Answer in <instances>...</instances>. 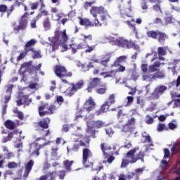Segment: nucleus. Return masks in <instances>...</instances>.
Masks as SVG:
<instances>
[{"instance_id": "nucleus-1", "label": "nucleus", "mask_w": 180, "mask_h": 180, "mask_svg": "<svg viewBox=\"0 0 180 180\" xmlns=\"http://www.w3.org/2000/svg\"><path fill=\"white\" fill-rule=\"evenodd\" d=\"M49 41L52 43V50H56L57 46L62 47L63 50L62 51H67L68 50V46L72 49L73 54L77 53V50H82V49H87L85 50V53H92L95 50V46H88L86 43H80L77 45L74 44H70V40L68 39V36L65 32V30L63 31H56L55 32V37L49 38Z\"/></svg>"}, {"instance_id": "nucleus-2", "label": "nucleus", "mask_w": 180, "mask_h": 180, "mask_svg": "<svg viewBox=\"0 0 180 180\" xmlns=\"http://www.w3.org/2000/svg\"><path fill=\"white\" fill-rule=\"evenodd\" d=\"M119 9V15L122 22L124 23H127L129 27L133 30L134 32L137 34V30H136V25L131 23V22H134V19L130 20V18L131 15H130V12H131V1L129 0L128 1V8H126L124 6H120L118 7Z\"/></svg>"}, {"instance_id": "nucleus-3", "label": "nucleus", "mask_w": 180, "mask_h": 180, "mask_svg": "<svg viewBox=\"0 0 180 180\" xmlns=\"http://www.w3.org/2000/svg\"><path fill=\"white\" fill-rule=\"evenodd\" d=\"M112 43L114 46H118V47H125L127 49H134V50H139L138 45L134 44L131 41H129L123 38H119L115 39L112 37H104L103 38V43Z\"/></svg>"}, {"instance_id": "nucleus-4", "label": "nucleus", "mask_w": 180, "mask_h": 180, "mask_svg": "<svg viewBox=\"0 0 180 180\" xmlns=\"http://www.w3.org/2000/svg\"><path fill=\"white\" fill-rule=\"evenodd\" d=\"M90 14L94 18L95 20L98 19L99 22H101V26L109 18L108 11L103 6H92L90 9Z\"/></svg>"}, {"instance_id": "nucleus-5", "label": "nucleus", "mask_w": 180, "mask_h": 180, "mask_svg": "<svg viewBox=\"0 0 180 180\" xmlns=\"http://www.w3.org/2000/svg\"><path fill=\"white\" fill-rule=\"evenodd\" d=\"M137 150L139 149L136 148L135 149L127 153V159L122 160L121 168H126L129 164H134V162H137V160H141L142 161H144V160H143V157H144V153L143 152H140L139 155L135 158L134 154Z\"/></svg>"}, {"instance_id": "nucleus-6", "label": "nucleus", "mask_w": 180, "mask_h": 180, "mask_svg": "<svg viewBox=\"0 0 180 180\" xmlns=\"http://www.w3.org/2000/svg\"><path fill=\"white\" fill-rule=\"evenodd\" d=\"M115 103V94H111L107 101L101 106V109L96 112L98 115H101V113H105L109 110V108L112 106Z\"/></svg>"}, {"instance_id": "nucleus-7", "label": "nucleus", "mask_w": 180, "mask_h": 180, "mask_svg": "<svg viewBox=\"0 0 180 180\" xmlns=\"http://www.w3.org/2000/svg\"><path fill=\"white\" fill-rule=\"evenodd\" d=\"M86 123H87V131L91 133V129H101V127H103L105 126V122L102 121H94L91 117L86 118Z\"/></svg>"}, {"instance_id": "nucleus-8", "label": "nucleus", "mask_w": 180, "mask_h": 180, "mask_svg": "<svg viewBox=\"0 0 180 180\" xmlns=\"http://www.w3.org/2000/svg\"><path fill=\"white\" fill-rule=\"evenodd\" d=\"M143 168L136 169L135 173H130L127 177L124 175H120L118 180H139V175L143 174Z\"/></svg>"}, {"instance_id": "nucleus-9", "label": "nucleus", "mask_w": 180, "mask_h": 180, "mask_svg": "<svg viewBox=\"0 0 180 180\" xmlns=\"http://www.w3.org/2000/svg\"><path fill=\"white\" fill-rule=\"evenodd\" d=\"M143 81L151 82L154 79H164L165 78V73L164 72H158L153 75H146L143 76Z\"/></svg>"}, {"instance_id": "nucleus-10", "label": "nucleus", "mask_w": 180, "mask_h": 180, "mask_svg": "<svg viewBox=\"0 0 180 180\" xmlns=\"http://www.w3.org/2000/svg\"><path fill=\"white\" fill-rule=\"evenodd\" d=\"M92 157V152L89 148L83 149V156H82V164L85 168H88L91 165L89 162V158Z\"/></svg>"}, {"instance_id": "nucleus-11", "label": "nucleus", "mask_w": 180, "mask_h": 180, "mask_svg": "<svg viewBox=\"0 0 180 180\" xmlns=\"http://www.w3.org/2000/svg\"><path fill=\"white\" fill-rule=\"evenodd\" d=\"M94 109H95V101L90 97L86 101L83 109H81L79 112L80 113H83L84 112H91V110H94Z\"/></svg>"}, {"instance_id": "nucleus-12", "label": "nucleus", "mask_w": 180, "mask_h": 180, "mask_svg": "<svg viewBox=\"0 0 180 180\" xmlns=\"http://www.w3.org/2000/svg\"><path fill=\"white\" fill-rule=\"evenodd\" d=\"M44 146H47V143H44L43 145H41L37 142H34L30 145V153H32L34 157H39V150H40V148H41V147Z\"/></svg>"}, {"instance_id": "nucleus-13", "label": "nucleus", "mask_w": 180, "mask_h": 180, "mask_svg": "<svg viewBox=\"0 0 180 180\" xmlns=\"http://www.w3.org/2000/svg\"><path fill=\"white\" fill-rule=\"evenodd\" d=\"M55 74L59 78H64V77H72V73H67V69L63 66L58 65L55 68Z\"/></svg>"}, {"instance_id": "nucleus-14", "label": "nucleus", "mask_w": 180, "mask_h": 180, "mask_svg": "<svg viewBox=\"0 0 180 180\" xmlns=\"http://www.w3.org/2000/svg\"><path fill=\"white\" fill-rule=\"evenodd\" d=\"M79 24L82 26H102V22L99 21V19L94 20L93 22L89 21V20L84 18H79Z\"/></svg>"}, {"instance_id": "nucleus-15", "label": "nucleus", "mask_w": 180, "mask_h": 180, "mask_svg": "<svg viewBox=\"0 0 180 180\" xmlns=\"http://www.w3.org/2000/svg\"><path fill=\"white\" fill-rule=\"evenodd\" d=\"M101 150L104 154L105 160L103 161L104 164L108 162V164H112L115 161V157L108 155V150H112L111 147H106L105 144H101Z\"/></svg>"}, {"instance_id": "nucleus-16", "label": "nucleus", "mask_w": 180, "mask_h": 180, "mask_svg": "<svg viewBox=\"0 0 180 180\" xmlns=\"http://www.w3.org/2000/svg\"><path fill=\"white\" fill-rule=\"evenodd\" d=\"M27 16H29V13H25V14L21 16L19 26L15 27V30L19 31L26 29V26L27 25Z\"/></svg>"}, {"instance_id": "nucleus-17", "label": "nucleus", "mask_w": 180, "mask_h": 180, "mask_svg": "<svg viewBox=\"0 0 180 180\" xmlns=\"http://www.w3.org/2000/svg\"><path fill=\"white\" fill-rule=\"evenodd\" d=\"M82 86H84V80H79L76 84H72V88L70 89V92L69 93V96H72V95H74L77 91L81 89Z\"/></svg>"}, {"instance_id": "nucleus-18", "label": "nucleus", "mask_w": 180, "mask_h": 180, "mask_svg": "<svg viewBox=\"0 0 180 180\" xmlns=\"http://www.w3.org/2000/svg\"><path fill=\"white\" fill-rule=\"evenodd\" d=\"M164 153H165L164 159L161 162L160 167L163 169H167V168H168V160H167V158H169V155H170L169 150H168L167 148H165L164 149Z\"/></svg>"}, {"instance_id": "nucleus-19", "label": "nucleus", "mask_w": 180, "mask_h": 180, "mask_svg": "<svg viewBox=\"0 0 180 180\" xmlns=\"http://www.w3.org/2000/svg\"><path fill=\"white\" fill-rule=\"evenodd\" d=\"M47 108V105H42V106H40L39 108V115L40 116H45L46 115H47V113H53V110H54V109H56V108L54 106H51L49 108V111H46V109Z\"/></svg>"}, {"instance_id": "nucleus-20", "label": "nucleus", "mask_w": 180, "mask_h": 180, "mask_svg": "<svg viewBox=\"0 0 180 180\" xmlns=\"http://www.w3.org/2000/svg\"><path fill=\"white\" fill-rule=\"evenodd\" d=\"M99 84H101V79L99 78L92 79L87 88L88 92H92V89L96 88Z\"/></svg>"}, {"instance_id": "nucleus-21", "label": "nucleus", "mask_w": 180, "mask_h": 180, "mask_svg": "<svg viewBox=\"0 0 180 180\" xmlns=\"http://www.w3.org/2000/svg\"><path fill=\"white\" fill-rule=\"evenodd\" d=\"M34 162L33 160H30L25 165V171L23 174L24 178H27L29 176V174H30V171H32V168H33V165Z\"/></svg>"}, {"instance_id": "nucleus-22", "label": "nucleus", "mask_w": 180, "mask_h": 180, "mask_svg": "<svg viewBox=\"0 0 180 180\" xmlns=\"http://www.w3.org/2000/svg\"><path fill=\"white\" fill-rule=\"evenodd\" d=\"M23 103L27 106L30 103H32V98H27V96H25L22 98L21 100L17 101V105L18 106H20L21 105H23Z\"/></svg>"}, {"instance_id": "nucleus-23", "label": "nucleus", "mask_w": 180, "mask_h": 180, "mask_svg": "<svg viewBox=\"0 0 180 180\" xmlns=\"http://www.w3.org/2000/svg\"><path fill=\"white\" fill-rule=\"evenodd\" d=\"M161 63L159 61H156L152 65L148 66L149 72H155V71H158V68L160 67Z\"/></svg>"}, {"instance_id": "nucleus-24", "label": "nucleus", "mask_w": 180, "mask_h": 180, "mask_svg": "<svg viewBox=\"0 0 180 180\" xmlns=\"http://www.w3.org/2000/svg\"><path fill=\"white\" fill-rule=\"evenodd\" d=\"M117 176H114L113 174H104L103 176V180H116ZM92 180H101L99 177L98 176H94L93 177Z\"/></svg>"}, {"instance_id": "nucleus-25", "label": "nucleus", "mask_w": 180, "mask_h": 180, "mask_svg": "<svg viewBox=\"0 0 180 180\" xmlns=\"http://www.w3.org/2000/svg\"><path fill=\"white\" fill-rule=\"evenodd\" d=\"M118 70H111L110 72H101V75L103 77V78H112V77H115L116 75V72Z\"/></svg>"}, {"instance_id": "nucleus-26", "label": "nucleus", "mask_w": 180, "mask_h": 180, "mask_svg": "<svg viewBox=\"0 0 180 180\" xmlns=\"http://www.w3.org/2000/svg\"><path fill=\"white\" fill-rule=\"evenodd\" d=\"M167 50H168V51L172 54V51H171V49H169V48H168V46H165V47H159L158 49V56H165V54H167Z\"/></svg>"}, {"instance_id": "nucleus-27", "label": "nucleus", "mask_w": 180, "mask_h": 180, "mask_svg": "<svg viewBox=\"0 0 180 180\" xmlns=\"http://www.w3.org/2000/svg\"><path fill=\"white\" fill-rule=\"evenodd\" d=\"M172 154H178L180 151V141H177L173 144L171 148Z\"/></svg>"}, {"instance_id": "nucleus-28", "label": "nucleus", "mask_w": 180, "mask_h": 180, "mask_svg": "<svg viewBox=\"0 0 180 180\" xmlns=\"http://www.w3.org/2000/svg\"><path fill=\"white\" fill-rule=\"evenodd\" d=\"M56 176V172H53L48 175L43 176L40 178V180H53Z\"/></svg>"}, {"instance_id": "nucleus-29", "label": "nucleus", "mask_w": 180, "mask_h": 180, "mask_svg": "<svg viewBox=\"0 0 180 180\" xmlns=\"http://www.w3.org/2000/svg\"><path fill=\"white\" fill-rule=\"evenodd\" d=\"M49 123H50V119L45 118L39 122V125L42 129H48Z\"/></svg>"}, {"instance_id": "nucleus-30", "label": "nucleus", "mask_w": 180, "mask_h": 180, "mask_svg": "<svg viewBox=\"0 0 180 180\" xmlns=\"http://www.w3.org/2000/svg\"><path fill=\"white\" fill-rule=\"evenodd\" d=\"M44 29L45 30H50L51 29V23H50V18H46L43 22Z\"/></svg>"}, {"instance_id": "nucleus-31", "label": "nucleus", "mask_w": 180, "mask_h": 180, "mask_svg": "<svg viewBox=\"0 0 180 180\" xmlns=\"http://www.w3.org/2000/svg\"><path fill=\"white\" fill-rule=\"evenodd\" d=\"M157 39L160 43H162V41L168 39V36L164 32H159Z\"/></svg>"}, {"instance_id": "nucleus-32", "label": "nucleus", "mask_w": 180, "mask_h": 180, "mask_svg": "<svg viewBox=\"0 0 180 180\" xmlns=\"http://www.w3.org/2000/svg\"><path fill=\"white\" fill-rule=\"evenodd\" d=\"M142 143H151V138L147 132H143L142 134Z\"/></svg>"}, {"instance_id": "nucleus-33", "label": "nucleus", "mask_w": 180, "mask_h": 180, "mask_svg": "<svg viewBox=\"0 0 180 180\" xmlns=\"http://www.w3.org/2000/svg\"><path fill=\"white\" fill-rule=\"evenodd\" d=\"M12 88H13V85L7 86L6 92L8 94L7 96H6V101H5L6 103H8V102L11 101V93L12 92Z\"/></svg>"}, {"instance_id": "nucleus-34", "label": "nucleus", "mask_w": 180, "mask_h": 180, "mask_svg": "<svg viewBox=\"0 0 180 180\" xmlns=\"http://www.w3.org/2000/svg\"><path fill=\"white\" fill-rule=\"evenodd\" d=\"M126 60H127V56H120L115 62L114 65H119V64H123V63H126Z\"/></svg>"}, {"instance_id": "nucleus-35", "label": "nucleus", "mask_w": 180, "mask_h": 180, "mask_svg": "<svg viewBox=\"0 0 180 180\" xmlns=\"http://www.w3.org/2000/svg\"><path fill=\"white\" fill-rule=\"evenodd\" d=\"M19 134L20 136L22 134V131H14L13 132H11L8 134V136L6 137V139H5L4 143H6V141H9L15 136V134Z\"/></svg>"}, {"instance_id": "nucleus-36", "label": "nucleus", "mask_w": 180, "mask_h": 180, "mask_svg": "<svg viewBox=\"0 0 180 180\" xmlns=\"http://www.w3.org/2000/svg\"><path fill=\"white\" fill-rule=\"evenodd\" d=\"M74 164V161H70V160H65L63 162V165L65 168V169H67V171H71V165H72Z\"/></svg>"}, {"instance_id": "nucleus-37", "label": "nucleus", "mask_w": 180, "mask_h": 180, "mask_svg": "<svg viewBox=\"0 0 180 180\" xmlns=\"http://www.w3.org/2000/svg\"><path fill=\"white\" fill-rule=\"evenodd\" d=\"M94 61V63H101L102 65H104V67H106L108 62H109V57L106 58L105 59V58L101 59H96Z\"/></svg>"}, {"instance_id": "nucleus-38", "label": "nucleus", "mask_w": 180, "mask_h": 180, "mask_svg": "<svg viewBox=\"0 0 180 180\" xmlns=\"http://www.w3.org/2000/svg\"><path fill=\"white\" fill-rule=\"evenodd\" d=\"M63 18H65V15L63 13L52 14V20H60V19H63Z\"/></svg>"}, {"instance_id": "nucleus-39", "label": "nucleus", "mask_w": 180, "mask_h": 180, "mask_svg": "<svg viewBox=\"0 0 180 180\" xmlns=\"http://www.w3.org/2000/svg\"><path fill=\"white\" fill-rule=\"evenodd\" d=\"M134 129V128L133 127H130L129 126V124H125L122 129V131H124V133H128V134H131V133H133V130Z\"/></svg>"}, {"instance_id": "nucleus-40", "label": "nucleus", "mask_w": 180, "mask_h": 180, "mask_svg": "<svg viewBox=\"0 0 180 180\" xmlns=\"http://www.w3.org/2000/svg\"><path fill=\"white\" fill-rule=\"evenodd\" d=\"M15 3L13 6H11L10 12H12L15 9V6H20V5H23V2H25V0H15Z\"/></svg>"}, {"instance_id": "nucleus-41", "label": "nucleus", "mask_w": 180, "mask_h": 180, "mask_svg": "<svg viewBox=\"0 0 180 180\" xmlns=\"http://www.w3.org/2000/svg\"><path fill=\"white\" fill-rule=\"evenodd\" d=\"M4 124L6 127H7V129H10V130H13V129H15V122L11 120L6 121Z\"/></svg>"}, {"instance_id": "nucleus-42", "label": "nucleus", "mask_w": 180, "mask_h": 180, "mask_svg": "<svg viewBox=\"0 0 180 180\" xmlns=\"http://www.w3.org/2000/svg\"><path fill=\"white\" fill-rule=\"evenodd\" d=\"M80 146L83 147H88L89 144V139L88 137L83 138L82 140L79 141Z\"/></svg>"}, {"instance_id": "nucleus-43", "label": "nucleus", "mask_w": 180, "mask_h": 180, "mask_svg": "<svg viewBox=\"0 0 180 180\" xmlns=\"http://www.w3.org/2000/svg\"><path fill=\"white\" fill-rule=\"evenodd\" d=\"M155 91L159 94L160 96L164 94L165 91H167V87L165 86H160L157 87Z\"/></svg>"}, {"instance_id": "nucleus-44", "label": "nucleus", "mask_w": 180, "mask_h": 180, "mask_svg": "<svg viewBox=\"0 0 180 180\" xmlns=\"http://www.w3.org/2000/svg\"><path fill=\"white\" fill-rule=\"evenodd\" d=\"M160 32H155V31H148L147 32L148 37H151L152 39H157L158 34Z\"/></svg>"}, {"instance_id": "nucleus-45", "label": "nucleus", "mask_w": 180, "mask_h": 180, "mask_svg": "<svg viewBox=\"0 0 180 180\" xmlns=\"http://www.w3.org/2000/svg\"><path fill=\"white\" fill-rule=\"evenodd\" d=\"M36 44V40L34 39H31L27 44H25V50H28L29 51V47H32V46H34Z\"/></svg>"}, {"instance_id": "nucleus-46", "label": "nucleus", "mask_w": 180, "mask_h": 180, "mask_svg": "<svg viewBox=\"0 0 180 180\" xmlns=\"http://www.w3.org/2000/svg\"><path fill=\"white\" fill-rule=\"evenodd\" d=\"M81 39L84 40V43L86 44V41H91L92 40V36L91 35H85L84 34H81Z\"/></svg>"}, {"instance_id": "nucleus-47", "label": "nucleus", "mask_w": 180, "mask_h": 180, "mask_svg": "<svg viewBox=\"0 0 180 180\" xmlns=\"http://www.w3.org/2000/svg\"><path fill=\"white\" fill-rule=\"evenodd\" d=\"M40 18H41V14H39L36 18L31 21L30 25L32 29H36V22H37Z\"/></svg>"}, {"instance_id": "nucleus-48", "label": "nucleus", "mask_w": 180, "mask_h": 180, "mask_svg": "<svg viewBox=\"0 0 180 180\" xmlns=\"http://www.w3.org/2000/svg\"><path fill=\"white\" fill-rule=\"evenodd\" d=\"M150 56L151 57H153V58L151 59V62L154 61V60H156V58H158V55L157 54V52L153 51V52L150 53H147L146 56V58H148V57H150Z\"/></svg>"}, {"instance_id": "nucleus-49", "label": "nucleus", "mask_w": 180, "mask_h": 180, "mask_svg": "<svg viewBox=\"0 0 180 180\" xmlns=\"http://www.w3.org/2000/svg\"><path fill=\"white\" fill-rule=\"evenodd\" d=\"M32 53H33V58H41V55L39 51H34V49H31Z\"/></svg>"}, {"instance_id": "nucleus-50", "label": "nucleus", "mask_w": 180, "mask_h": 180, "mask_svg": "<svg viewBox=\"0 0 180 180\" xmlns=\"http://www.w3.org/2000/svg\"><path fill=\"white\" fill-rule=\"evenodd\" d=\"M173 172H174V174L180 175V160L177 162L174 169H173Z\"/></svg>"}, {"instance_id": "nucleus-51", "label": "nucleus", "mask_w": 180, "mask_h": 180, "mask_svg": "<svg viewBox=\"0 0 180 180\" xmlns=\"http://www.w3.org/2000/svg\"><path fill=\"white\" fill-rule=\"evenodd\" d=\"M168 116H174V112H172L170 115L165 114L164 115L159 116L158 119L160 122H165V120L168 117Z\"/></svg>"}, {"instance_id": "nucleus-52", "label": "nucleus", "mask_w": 180, "mask_h": 180, "mask_svg": "<svg viewBox=\"0 0 180 180\" xmlns=\"http://www.w3.org/2000/svg\"><path fill=\"white\" fill-rule=\"evenodd\" d=\"M27 68H29V63L22 64L20 69V73L26 72V71H27Z\"/></svg>"}, {"instance_id": "nucleus-53", "label": "nucleus", "mask_w": 180, "mask_h": 180, "mask_svg": "<svg viewBox=\"0 0 180 180\" xmlns=\"http://www.w3.org/2000/svg\"><path fill=\"white\" fill-rule=\"evenodd\" d=\"M27 51H29L28 50L26 51V49H25L24 51H22L17 59L18 61H20V60H23L24 57H26V55L27 54Z\"/></svg>"}, {"instance_id": "nucleus-54", "label": "nucleus", "mask_w": 180, "mask_h": 180, "mask_svg": "<svg viewBox=\"0 0 180 180\" xmlns=\"http://www.w3.org/2000/svg\"><path fill=\"white\" fill-rule=\"evenodd\" d=\"M145 122L147 124H153L154 123V118L150 115H147Z\"/></svg>"}, {"instance_id": "nucleus-55", "label": "nucleus", "mask_w": 180, "mask_h": 180, "mask_svg": "<svg viewBox=\"0 0 180 180\" xmlns=\"http://www.w3.org/2000/svg\"><path fill=\"white\" fill-rule=\"evenodd\" d=\"M164 130H167V126L165 124L160 123L158 125V131H164Z\"/></svg>"}, {"instance_id": "nucleus-56", "label": "nucleus", "mask_w": 180, "mask_h": 180, "mask_svg": "<svg viewBox=\"0 0 180 180\" xmlns=\"http://www.w3.org/2000/svg\"><path fill=\"white\" fill-rule=\"evenodd\" d=\"M14 113H15V115H17L18 119H20V120H23V113L19 110H18V109L14 110Z\"/></svg>"}, {"instance_id": "nucleus-57", "label": "nucleus", "mask_w": 180, "mask_h": 180, "mask_svg": "<svg viewBox=\"0 0 180 180\" xmlns=\"http://www.w3.org/2000/svg\"><path fill=\"white\" fill-rule=\"evenodd\" d=\"M158 98H160V94L156 92V90H155L154 92L149 97V99H158Z\"/></svg>"}, {"instance_id": "nucleus-58", "label": "nucleus", "mask_w": 180, "mask_h": 180, "mask_svg": "<svg viewBox=\"0 0 180 180\" xmlns=\"http://www.w3.org/2000/svg\"><path fill=\"white\" fill-rule=\"evenodd\" d=\"M96 92L97 94H100L101 95H102V94H105V92H106V87L105 86L98 88L96 89Z\"/></svg>"}, {"instance_id": "nucleus-59", "label": "nucleus", "mask_w": 180, "mask_h": 180, "mask_svg": "<svg viewBox=\"0 0 180 180\" xmlns=\"http://www.w3.org/2000/svg\"><path fill=\"white\" fill-rule=\"evenodd\" d=\"M105 132H106V134L109 136V137H112V136H113V134L115 133V131L112 129V128H106Z\"/></svg>"}, {"instance_id": "nucleus-60", "label": "nucleus", "mask_w": 180, "mask_h": 180, "mask_svg": "<svg viewBox=\"0 0 180 180\" xmlns=\"http://www.w3.org/2000/svg\"><path fill=\"white\" fill-rule=\"evenodd\" d=\"M127 124H128L129 127L131 126H134V124H136V119H134V117H131L129 120H128Z\"/></svg>"}, {"instance_id": "nucleus-61", "label": "nucleus", "mask_w": 180, "mask_h": 180, "mask_svg": "<svg viewBox=\"0 0 180 180\" xmlns=\"http://www.w3.org/2000/svg\"><path fill=\"white\" fill-rule=\"evenodd\" d=\"M141 68L143 72H147V71H148V65L147 63H142Z\"/></svg>"}, {"instance_id": "nucleus-62", "label": "nucleus", "mask_w": 180, "mask_h": 180, "mask_svg": "<svg viewBox=\"0 0 180 180\" xmlns=\"http://www.w3.org/2000/svg\"><path fill=\"white\" fill-rule=\"evenodd\" d=\"M8 168H18V164L15 162H11L8 164Z\"/></svg>"}, {"instance_id": "nucleus-63", "label": "nucleus", "mask_w": 180, "mask_h": 180, "mask_svg": "<svg viewBox=\"0 0 180 180\" xmlns=\"http://www.w3.org/2000/svg\"><path fill=\"white\" fill-rule=\"evenodd\" d=\"M39 4L40 3H39V2L32 3L30 4L31 9L32 11H34V9H37V6H39Z\"/></svg>"}, {"instance_id": "nucleus-64", "label": "nucleus", "mask_w": 180, "mask_h": 180, "mask_svg": "<svg viewBox=\"0 0 180 180\" xmlns=\"http://www.w3.org/2000/svg\"><path fill=\"white\" fill-rule=\"evenodd\" d=\"M174 84L180 91V76L178 77L176 82H174Z\"/></svg>"}]
</instances>
